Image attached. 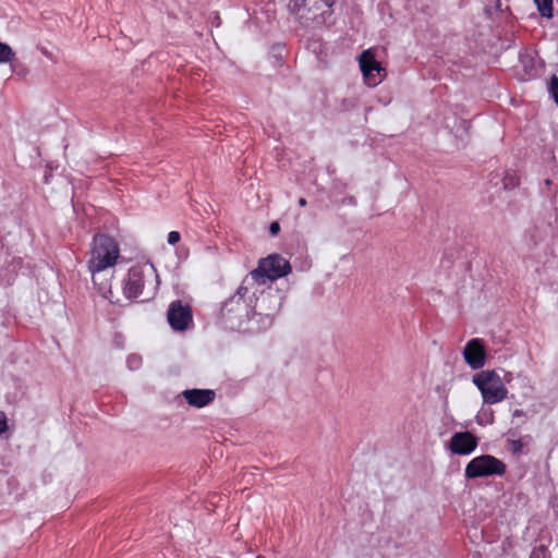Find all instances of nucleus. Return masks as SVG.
<instances>
[{"label":"nucleus","mask_w":558,"mask_h":558,"mask_svg":"<svg viewBox=\"0 0 558 558\" xmlns=\"http://www.w3.org/2000/svg\"><path fill=\"white\" fill-rule=\"evenodd\" d=\"M359 63L366 85L375 87L383 82L386 76V69L375 59L371 49L361 53Z\"/></svg>","instance_id":"nucleus-8"},{"label":"nucleus","mask_w":558,"mask_h":558,"mask_svg":"<svg viewBox=\"0 0 558 558\" xmlns=\"http://www.w3.org/2000/svg\"><path fill=\"white\" fill-rule=\"evenodd\" d=\"M530 440H531L530 436H524L519 439H507V445H508L509 450L513 454H520L523 451V448L526 445H529Z\"/></svg>","instance_id":"nucleus-15"},{"label":"nucleus","mask_w":558,"mask_h":558,"mask_svg":"<svg viewBox=\"0 0 558 558\" xmlns=\"http://www.w3.org/2000/svg\"><path fill=\"white\" fill-rule=\"evenodd\" d=\"M507 471V465L500 459L492 454H482L473 458L464 469L466 480L480 477L502 476Z\"/></svg>","instance_id":"nucleus-6"},{"label":"nucleus","mask_w":558,"mask_h":558,"mask_svg":"<svg viewBox=\"0 0 558 558\" xmlns=\"http://www.w3.org/2000/svg\"><path fill=\"white\" fill-rule=\"evenodd\" d=\"M488 423H493V413L489 414Z\"/></svg>","instance_id":"nucleus-26"},{"label":"nucleus","mask_w":558,"mask_h":558,"mask_svg":"<svg viewBox=\"0 0 558 558\" xmlns=\"http://www.w3.org/2000/svg\"><path fill=\"white\" fill-rule=\"evenodd\" d=\"M8 429L7 417L3 413H0V435Z\"/></svg>","instance_id":"nucleus-22"},{"label":"nucleus","mask_w":558,"mask_h":558,"mask_svg":"<svg viewBox=\"0 0 558 558\" xmlns=\"http://www.w3.org/2000/svg\"><path fill=\"white\" fill-rule=\"evenodd\" d=\"M269 231L272 235H276L280 231V226L277 221L270 223Z\"/></svg>","instance_id":"nucleus-23"},{"label":"nucleus","mask_w":558,"mask_h":558,"mask_svg":"<svg viewBox=\"0 0 558 558\" xmlns=\"http://www.w3.org/2000/svg\"><path fill=\"white\" fill-rule=\"evenodd\" d=\"M539 14L544 17H553V0H534Z\"/></svg>","instance_id":"nucleus-17"},{"label":"nucleus","mask_w":558,"mask_h":558,"mask_svg":"<svg viewBox=\"0 0 558 558\" xmlns=\"http://www.w3.org/2000/svg\"><path fill=\"white\" fill-rule=\"evenodd\" d=\"M157 279L158 275L153 265L132 266L123 282V293L128 299H136L149 287V293L154 294L157 289Z\"/></svg>","instance_id":"nucleus-2"},{"label":"nucleus","mask_w":558,"mask_h":558,"mask_svg":"<svg viewBox=\"0 0 558 558\" xmlns=\"http://www.w3.org/2000/svg\"><path fill=\"white\" fill-rule=\"evenodd\" d=\"M520 184V177L514 171H507L502 178L505 190H512Z\"/></svg>","instance_id":"nucleus-16"},{"label":"nucleus","mask_w":558,"mask_h":558,"mask_svg":"<svg viewBox=\"0 0 558 558\" xmlns=\"http://www.w3.org/2000/svg\"><path fill=\"white\" fill-rule=\"evenodd\" d=\"M14 58V52L7 44L0 43V63L10 62Z\"/></svg>","instance_id":"nucleus-18"},{"label":"nucleus","mask_w":558,"mask_h":558,"mask_svg":"<svg viewBox=\"0 0 558 558\" xmlns=\"http://www.w3.org/2000/svg\"><path fill=\"white\" fill-rule=\"evenodd\" d=\"M333 4L335 0H308L302 15V25L316 27L326 24L332 15Z\"/></svg>","instance_id":"nucleus-7"},{"label":"nucleus","mask_w":558,"mask_h":558,"mask_svg":"<svg viewBox=\"0 0 558 558\" xmlns=\"http://www.w3.org/2000/svg\"><path fill=\"white\" fill-rule=\"evenodd\" d=\"M544 184H545L546 186H549V185L551 184V180H550V179H546V180L544 181Z\"/></svg>","instance_id":"nucleus-25"},{"label":"nucleus","mask_w":558,"mask_h":558,"mask_svg":"<svg viewBox=\"0 0 558 558\" xmlns=\"http://www.w3.org/2000/svg\"><path fill=\"white\" fill-rule=\"evenodd\" d=\"M463 357L472 369H481L485 365L486 360L483 340L474 338L468 341L463 350Z\"/></svg>","instance_id":"nucleus-12"},{"label":"nucleus","mask_w":558,"mask_h":558,"mask_svg":"<svg viewBox=\"0 0 558 558\" xmlns=\"http://www.w3.org/2000/svg\"><path fill=\"white\" fill-rule=\"evenodd\" d=\"M248 278H245L236 292L222 305L220 316L226 328L231 330L241 329L245 323H250L253 310V299L250 293Z\"/></svg>","instance_id":"nucleus-1"},{"label":"nucleus","mask_w":558,"mask_h":558,"mask_svg":"<svg viewBox=\"0 0 558 558\" xmlns=\"http://www.w3.org/2000/svg\"><path fill=\"white\" fill-rule=\"evenodd\" d=\"M306 204H307V202H306V199H305V198L301 197V198L299 199V205H300L301 207L306 206Z\"/></svg>","instance_id":"nucleus-24"},{"label":"nucleus","mask_w":558,"mask_h":558,"mask_svg":"<svg viewBox=\"0 0 558 558\" xmlns=\"http://www.w3.org/2000/svg\"><path fill=\"white\" fill-rule=\"evenodd\" d=\"M126 365L131 371H136L142 366V357L137 354H130L126 359Z\"/></svg>","instance_id":"nucleus-19"},{"label":"nucleus","mask_w":558,"mask_h":558,"mask_svg":"<svg viewBox=\"0 0 558 558\" xmlns=\"http://www.w3.org/2000/svg\"><path fill=\"white\" fill-rule=\"evenodd\" d=\"M478 445V439L470 432L454 433L448 444V449L452 454L469 456Z\"/></svg>","instance_id":"nucleus-10"},{"label":"nucleus","mask_w":558,"mask_h":558,"mask_svg":"<svg viewBox=\"0 0 558 558\" xmlns=\"http://www.w3.org/2000/svg\"><path fill=\"white\" fill-rule=\"evenodd\" d=\"M308 0H289L288 10L293 14L300 24L302 25V15L305 12V8Z\"/></svg>","instance_id":"nucleus-14"},{"label":"nucleus","mask_w":558,"mask_h":558,"mask_svg":"<svg viewBox=\"0 0 558 558\" xmlns=\"http://www.w3.org/2000/svg\"><path fill=\"white\" fill-rule=\"evenodd\" d=\"M291 272L290 263L278 254H271L266 258H262L257 268L253 269L248 275V281L257 284H265L267 281H275Z\"/></svg>","instance_id":"nucleus-5"},{"label":"nucleus","mask_w":558,"mask_h":558,"mask_svg":"<svg viewBox=\"0 0 558 558\" xmlns=\"http://www.w3.org/2000/svg\"><path fill=\"white\" fill-rule=\"evenodd\" d=\"M167 319L173 330L184 331L193 323L192 310L180 300L173 301L169 305Z\"/></svg>","instance_id":"nucleus-9"},{"label":"nucleus","mask_w":558,"mask_h":558,"mask_svg":"<svg viewBox=\"0 0 558 558\" xmlns=\"http://www.w3.org/2000/svg\"><path fill=\"white\" fill-rule=\"evenodd\" d=\"M549 93L558 105V77L556 75L550 78Z\"/></svg>","instance_id":"nucleus-20"},{"label":"nucleus","mask_w":558,"mask_h":558,"mask_svg":"<svg viewBox=\"0 0 558 558\" xmlns=\"http://www.w3.org/2000/svg\"><path fill=\"white\" fill-rule=\"evenodd\" d=\"M472 383L480 390L483 402L486 404H496L507 398L508 389L499 374L494 369L476 373L472 378Z\"/></svg>","instance_id":"nucleus-4"},{"label":"nucleus","mask_w":558,"mask_h":558,"mask_svg":"<svg viewBox=\"0 0 558 558\" xmlns=\"http://www.w3.org/2000/svg\"><path fill=\"white\" fill-rule=\"evenodd\" d=\"M120 248L116 240L107 234L94 236L88 269L94 275L112 267L119 257Z\"/></svg>","instance_id":"nucleus-3"},{"label":"nucleus","mask_w":558,"mask_h":558,"mask_svg":"<svg viewBox=\"0 0 558 558\" xmlns=\"http://www.w3.org/2000/svg\"><path fill=\"white\" fill-rule=\"evenodd\" d=\"M182 396L189 405L199 409L210 404L216 398V392L213 389H186Z\"/></svg>","instance_id":"nucleus-13"},{"label":"nucleus","mask_w":558,"mask_h":558,"mask_svg":"<svg viewBox=\"0 0 558 558\" xmlns=\"http://www.w3.org/2000/svg\"><path fill=\"white\" fill-rule=\"evenodd\" d=\"M181 240V234L178 231H170L168 233V243L170 245H175Z\"/></svg>","instance_id":"nucleus-21"},{"label":"nucleus","mask_w":558,"mask_h":558,"mask_svg":"<svg viewBox=\"0 0 558 558\" xmlns=\"http://www.w3.org/2000/svg\"><path fill=\"white\" fill-rule=\"evenodd\" d=\"M263 301H267L269 304L270 312L265 314L256 313L252 310L250 318L251 320H256L257 330H265L269 328L272 324L275 314L280 310L282 304V298L278 293H268Z\"/></svg>","instance_id":"nucleus-11"}]
</instances>
